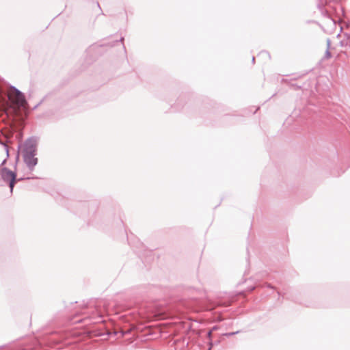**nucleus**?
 <instances>
[{
    "instance_id": "nucleus-3",
    "label": "nucleus",
    "mask_w": 350,
    "mask_h": 350,
    "mask_svg": "<svg viewBox=\"0 0 350 350\" xmlns=\"http://www.w3.org/2000/svg\"><path fill=\"white\" fill-rule=\"evenodd\" d=\"M327 57L328 58L330 57V54H329V53L328 51L327 52Z\"/></svg>"
},
{
    "instance_id": "nucleus-1",
    "label": "nucleus",
    "mask_w": 350,
    "mask_h": 350,
    "mask_svg": "<svg viewBox=\"0 0 350 350\" xmlns=\"http://www.w3.org/2000/svg\"><path fill=\"white\" fill-rule=\"evenodd\" d=\"M8 96L11 103V106L14 109H20L25 107L27 103L24 95L16 88H10Z\"/></svg>"
},
{
    "instance_id": "nucleus-2",
    "label": "nucleus",
    "mask_w": 350,
    "mask_h": 350,
    "mask_svg": "<svg viewBox=\"0 0 350 350\" xmlns=\"http://www.w3.org/2000/svg\"><path fill=\"white\" fill-rule=\"evenodd\" d=\"M1 176L3 180L9 183L10 191L12 192L16 183V174L5 167H2L1 169Z\"/></svg>"
}]
</instances>
